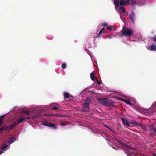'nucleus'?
Returning a JSON list of instances; mask_svg holds the SVG:
<instances>
[{"instance_id": "33", "label": "nucleus", "mask_w": 156, "mask_h": 156, "mask_svg": "<svg viewBox=\"0 0 156 156\" xmlns=\"http://www.w3.org/2000/svg\"><path fill=\"white\" fill-rule=\"evenodd\" d=\"M154 40L156 42V36H154L153 37Z\"/></svg>"}, {"instance_id": "15", "label": "nucleus", "mask_w": 156, "mask_h": 156, "mask_svg": "<svg viewBox=\"0 0 156 156\" xmlns=\"http://www.w3.org/2000/svg\"><path fill=\"white\" fill-rule=\"evenodd\" d=\"M105 30V29L104 28H103L100 30L99 31L98 34V36L97 37H100V36L103 33L104 31Z\"/></svg>"}, {"instance_id": "31", "label": "nucleus", "mask_w": 156, "mask_h": 156, "mask_svg": "<svg viewBox=\"0 0 156 156\" xmlns=\"http://www.w3.org/2000/svg\"><path fill=\"white\" fill-rule=\"evenodd\" d=\"M24 113L26 114H29L30 112L28 111H24Z\"/></svg>"}, {"instance_id": "26", "label": "nucleus", "mask_w": 156, "mask_h": 156, "mask_svg": "<svg viewBox=\"0 0 156 156\" xmlns=\"http://www.w3.org/2000/svg\"><path fill=\"white\" fill-rule=\"evenodd\" d=\"M51 109L53 110H56L57 109H59V108L57 107H54L52 108Z\"/></svg>"}, {"instance_id": "5", "label": "nucleus", "mask_w": 156, "mask_h": 156, "mask_svg": "<svg viewBox=\"0 0 156 156\" xmlns=\"http://www.w3.org/2000/svg\"><path fill=\"white\" fill-rule=\"evenodd\" d=\"M42 124L50 127H53L55 129L57 128L55 124L53 123H50L49 122H47L45 121H43L42 122Z\"/></svg>"}, {"instance_id": "18", "label": "nucleus", "mask_w": 156, "mask_h": 156, "mask_svg": "<svg viewBox=\"0 0 156 156\" xmlns=\"http://www.w3.org/2000/svg\"><path fill=\"white\" fill-rule=\"evenodd\" d=\"M150 50L155 51L156 50V46L155 45H152L150 47Z\"/></svg>"}, {"instance_id": "24", "label": "nucleus", "mask_w": 156, "mask_h": 156, "mask_svg": "<svg viewBox=\"0 0 156 156\" xmlns=\"http://www.w3.org/2000/svg\"><path fill=\"white\" fill-rule=\"evenodd\" d=\"M5 115H4L0 116V121H2L4 118L5 117Z\"/></svg>"}, {"instance_id": "37", "label": "nucleus", "mask_w": 156, "mask_h": 156, "mask_svg": "<svg viewBox=\"0 0 156 156\" xmlns=\"http://www.w3.org/2000/svg\"><path fill=\"white\" fill-rule=\"evenodd\" d=\"M30 118V117H27L23 118H25V119H29V118Z\"/></svg>"}, {"instance_id": "29", "label": "nucleus", "mask_w": 156, "mask_h": 156, "mask_svg": "<svg viewBox=\"0 0 156 156\" xmlns=\"http://www.w3.org/2000/svg\"><path fill=\"white\" fill-rule=\"evenodd\" d=\"M96 83L97 84H101V82L99 81L98 80H97V78L96 79Z\"/></svg>"}, {"instance_id": "27", "label": "nucleus", "mask_w": 156, "mask_h": 156, "mask_svg": "<svg viewBox=\"0 0 156 156\" xmlns=\"http://www.w3.org/2000/svg\"><path fill=\"white\" fill-rule=\"evenodd\" d=\"M125 102H126V103L129 105H132V104L129 101H125Z\"/></svg>"}, {"instance_id": "14", "label": "nucleus", "mask_w": 156, "mask_h": 156, "mask_svg": "<svg viewBox=\"0 0 156 156\" xmlns=\"http://www.w3.org/2000/svg\"><path fill=\"white\" fill-rule=\"evenodd\" d=\"M126 3L125 0H120V5L121 6H126Z\"/></svg>"}, {"instance_id": "22", "label": "nucleus", "mask_w": 156, "mask_h": 156, "mask_svg": "<svg viewBox=\"0 0 156 156\" xmlns=\"http://www.w3.org/2000/svg\"><path fill=\"white\" fill-rule=\"evenodd\" d=\"M120 10L123 12L124 13L125 12L126 9L124 7L122 6H121L120 7Z\"/></svg>"}, {"instance_id": "36", "label": "nucleus", "mask_w": 156, "mask_h": 156, "mask_svg": "<svg viewBox=\"0 0 156 156\" xmlns=\"http://www.w3.org/2000/svg\"><path fill=\"white\" fill-rule=\"evenodd\" d=\"M3 123V122L2 121H0V126H1Z\"/></svg>"}, {"instance_id": "3", "label": "nucleus", "mask_w": 156, "mask_h": 156, "mask_svg": "<svg viewBox=\"0 0 156 156\" xmlns=\"http://www.w3.org/2000/svg\"><path fill=\"white\" fill-rule=\"evenodd\" d=\"M14 126L12 123L9 125H6L0 128L2 132L4 130H5L7 131H9L14 129Z\"/></svg>"}, {"instance_id": "12", "label": "nucleus", "mask_w": 156, "mask_h": 156, "mask_svg": "<svg viewBox=\"0 0 156 156\" xmlns=\"http://www.w3.org/2000/svg\"><path fill=\"white\" fill-rule=\"evenodd\" d=\"M114 4L115 7H118L120 5V2L119 0H115L114 2Z\"/></svg>"}, {"instance_id": "1", "label": "nucleus", "mask_w": 156, "mask_h": 156, "mask_svg": "<svg viewBox=\"0 0 156 156\" xmlns=\"http://www.w3.org/2000/svg\"><path fill=\"white\" fill-rule=\"evenodd\" d=\"M121 32L122 33L120 35L121 37L123 36L130 37L133 35V31L131 29L129 28H126L125 27H124L122 29Z\"/></svg>"}, {"instance_id": "30", "label": "nucleus", "mask_w": 156, "mask_h": 156, "mask_svg": "<svg viewBox=\"0 0 156 156\" xmlns=\"http://www.w3.org/2000/svg\"><path fill=\"white\" fill-rule=\"evenodd\" d=\"M102 26L103 27H105L107 26V24L106 23H103L102 24Z\"/></svg>"}, {"instance_id": "13", "label": "nucleus", "mask_w": 156, "mask_h": 156, "mask_svg": "<svg viewBox=\"0 0 156 156\" xmlns=\"http://www.w3.org/2000/svg\"><path fill=\"white\" fill-rule=\"evenodd\" d=\"M15 140V138L13 136L10 137L9 138V142L10 144L13 143Z\"/></svg>"}, {"instance_id": "21", "label": "nucleus", "mask_w": 156, "mask_h": 156, "mask_svg": "<svg viewBox=\"0 0 156 156\" xmlns=\"http://www.w3.org/2000/svg\"><path fill=\"white\" fill-rule=\"evenodd\" d=\"M8 147V146L7 145H3L2 147V150L5 151V149Z\"/></svg>"}, {"instance_id": "23", "label": "nucleus", "mask_w": 156, "mask_h": 156, "mask_svg": "<svg viewBox=\"0 0 156 156\" xmlns=\"http://www.w3.org/2000/svg\"><path fill=\"white\" fill-rule=\"evenodd\" d=\"M61 67L63 69H65L66 67V64L64 63H62V64Z\"/></svg>"}, {"instance_id": "40", "label": "nucleus", "mask_w": 156, "mask_h": 156, "mask_svg": "<svg viewBox=\"0 0 156 156\" xmlns=\"http://www.w3.org/2000/svg\"><path fill=\"white\" fill-rule=\"evenodd\" d=\"M2 153H3L2 151H0V155Z\"/></svg>"}, {"instance_id": "28", "label": "nucleus", "mask_w": 156, "mask_h": 156, "mask_svg": "<svg viewBox=\"0 0 156 156\" xmlns=\"http://www.w3.org/2000/svg\"><path fill=\"white\" fill-rule=\"evenodd\" d=\"M61 126H66L67 124L65 122H61Z\"/></svg>"}, {"instance_id": "38", "label": "nucleus", "mask_w": 156, "mask_h": 156, "mask_svg": "<svg viewBox=\"0 0 156 156\" xmlns=\"http://www.w3.org/2000/svg\"><path fill=\"white\" fill-rule=\"evenodd\" d=\"M107 37L108 38H112V37L111 36H108Z\"/></svg>"}, {"instance_id": "17", "label": "nucleus", "mask_w": 156, "mask_h": 156, "mask_svg": "<svg viewBox=\"0 0 156 156\" xmlns=\"http://www.w3.org/2000/svg\"><path fill=\"white\" fill-rule=\"evenodd\" d=\"M123 146L125 148L127 149H131L134 150V149L132 147L130 146L129 145H127V144H124L123 145Z\"/></svg>"}, {"instance_id": "35", "label": "nucleus", "mask_w": 156, "mask_h": 156, "mask_svg": "<svg viewBox=\"0 0 156 156\" xmlns=\"http://www.w3.org/2000/svg\"><path fill=\"white\" fill-rule=\"evenodd\" d=\"M104 126L107 128H108L109 129V128H110V127H109L107 125H104Z\"/></svg>"}, {"instance_id": "41", "label": "nucleus", "mask_w": 156, "mask_h": 156, "mask_svg": "<svg viewBox=\"0 0 156 156\" xmlns=\"http://www.w3.org/2000/svg\"><path fill=\"white\" fill-rule=\"evenodd\" d=\"M154 156H156V154H154Z\"/></svg>"}, {"instance_id": "7", "label": "nucleus", "mask_w": 156, "mask_h": 156, "mask_svg": "<svg viewBox=\"0 0 156 156\" xmlns=\"http://www.w3.org/2000/svg\"><path fill=\"white\" fill-rule=\"evenodd\" d=\"M129 16L132 20V23H134L135 22V14L133 11L132 12Z\"/></svg>"}, {"instance_id": "16", "label": "nucleus", "mask_w": 156, "mask_h": 156, "mask_svg": "<svg viewBox=\"0 0 156 156\" xmlns=\"http://www.w3.org/2000/svg\"><path fill=\"white\" fill-rule=\"evenodd\" d=\"M135 123L137 125L140 126L143 129L146 130V128L144 126L142 125L141 124L137 122H136Z\"/></svg>"}, {"instance_id": "34", "label": "nucleus", "mask_w": 156, "mask_h": 156, "mask_svg": "<svg viewBox=\"0 0 156 156\" xmlns=\"http://www.w3.org/2000/svg\"><path fill=\"white\" fill-rule=\"evenodd\" d=\"M109 129L112 132V133H114V131L112 129L110 128H109Z\"/></svg>"}, {"instance_id": "8", "label": "nucleus", "mask_w": 156, "mask_h": 156, "mask_svg": "<svg viewBox=\"0 0 156 156\" xmlns=\"http://www.w3.org/2000/svg\"><path fill=\"white\" fill-rule=\"evenodd\" d=\"M25 119V118H21V119H18L17 121L16 122H14L13 123H12V124L15 127V126L18 124H19V123L22 122Z\"/></svg>"}, {"instance_id": "2", "label": "nucleus", "mask_w": 156, "mask_h": 156, "mask_svg": "<svg viewBox=\"0 0 156 156\" xmlns=\"http://www.w3.org/2000/svg\"><path fill=\"white\" fill-rule=\"evenodd\" d=\"M91 102V101L90 99L88 98H87V99L84 101V103L83 104V106L84 108L82 110L86 111H89V109L88 107H89V105Z\"/></svg>"}, {"instance_id": "11", "label": "nucleus", "mask_w": 156, "mask_h": 156, "mask_svg": "<svg viewBox=\"0 0 156 156\" xmlns=\"http://www.w3.org/2000/svg\"><path fill=\"white\" fill-rule=\"evenodd\" d=\"M90 78L92 81H94L97 79L96 77L95 76V74L93 72H92L90 74Z\"/></svg>"}, {"instance_id": "6", "label": "nucleus", "mask_w": 156, "mask_h": 156, "mask_svg": "<svg viewBox=\"0 0 156 156\" xmlns=\"http://www.w3.org/2000/svg\"><path fill=\"white\" fill-rule=\"evenodd\" d=\"M108 98H101L99 99L100 102L102 105L106 106L108 102Z\"/></svg>"}, {"instance_id": "20", "label": "nucleus", "mask_w": 156, "mask_h": 156, "mask_svg": "<svg viewBox=\"0 0 156 156\" xmlns=\"http://www.w3.org/2000/svg\"><path fill=\"white\" fill-rule=\"evenodd\" d=\"M53 116L58 117H64V115H63L61 114H54L53 115Z\"/></svg>"}, {"instance_id": "25", "label": "nucleus", "mask_w": 156, "mask_h": 156, "mask_svg": "<svg viewBox=\"0 0 156 156\" xmlns=\"http://www.w3.org/2000/svg\"><path fill=\"white\" fill-rule=\"evenodd\" d=\"M107 28L108 30H110L112 29V27L110 26H108Z\"/></svg>"}, {"instance_id": "39", "label": "nucleus", "mask_w": 156, "mask_h": 156, "mask_svg": "<svg viewBox=\"0 0 156 156\" xmlns=\"http://www.w3.org/2000/svg\"><path fill=\"white\" fill-rule=\"evenodd\" d=\"M70 98H72V99H73V97L72 96V95H71V96H70Z\"/></svg>"}, {"instance_id": "19", "label": "nucleus", "mask_w": 156, "mask_h": 156, "mask_svg": "<svg viewBox=\"0 0 156 156\" xmlns=\"http://www.w3.org/2000/svg\"><path fill=\"white\" fill-rule=\"evenodd\" d=\"M64 97L65 98H67L70 97L69 94L68 93L65 92L64 94Z\"/></svg>"}, {"instance_id": "10", "label": "nucleus", "mask_w": 156, "mask_h": 156, "mask_svg": "<svg viewBox=\"0 0 156 156\" xmlns=\"http://www.w3.org/2000/svg\"><path fill=\"white\" fill-rule=\"evenodd\" d=\"M106 106L107 107H115L114 102L111 101H108L107 102Z\"/></svg>"}, {"instance_id": "32", "label": "nucleus", "mask_w": 156, "mask_h": 156, "mask_svg": "<svg viewBox=\"0 0 156 156\" xmlns=\"http://www.w3.org/2000/svg\"><path fill=\"white\" fill-rule=\"evenodd\" d=\"M117 141L118 143L120 144H122L123 143L122 142L121 140H118Z\"/></svg>"}, {"instance_id": "4", "label": "nucleus", "mask_w": 156, "mask_h": 156, "mask_svg": "<svg viewBox=\"0 0 156 156\" xmlns=\"http://www.w3.org/2000/svg\"><path fill=\"white\" fill-rule=\"evenodd\" d=\"M150 128V135L152 136H156V128L153 125H151L149 126Z\"/></svg>"}, {"instance_id": "9", "label": "nucleus", "mask_w": 156, "mask_h": 156, "mask_svg": "<svg viewBox=\"0 0 156 156\" xmlns=\"http://www.w3.org/2000/svg\"><path fill=\"white\" fill-rule=\"evenodd\" d=\"M121 120L122 121L123 123L125 125H126L128 126H130V124L126 119L124 118H122L121 119Z\"/></svg>"}]
</instances>
